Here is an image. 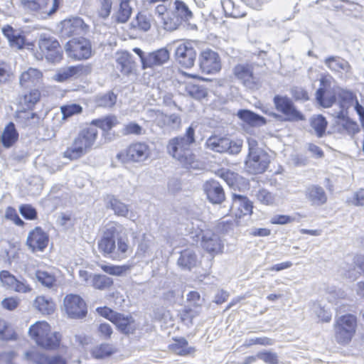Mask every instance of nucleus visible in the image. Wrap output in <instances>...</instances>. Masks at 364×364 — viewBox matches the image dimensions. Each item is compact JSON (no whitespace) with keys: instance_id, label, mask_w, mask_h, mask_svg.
<instances>
[{"instance_id":"39","label":"nucleus","mask_w":364,"mask_h":364,"mask_svg":"<svg viewBox=\"0 0 364 364\" xmlns=\"http://www.w3.org/2000/svg\"><path fill=\"white\" fill-rule=\"evenodd\" d=\"M171 351L179 355H187L195 351V348L188 346L184 338L174 339V342L169 346Z\"/></svg>"},{"instance_id":"47","label":"nucleus","mask_w":364,"mask_h":364,"mask_svg":"<svg viewBox=\"0 0 364 364\" xmlns=\"http://www.w3.org/2000/svg\"><path fill=\"white\" fill-rule=\"evenodd\" d=\"M153 244V240L144 234L138 245L136 255L141 257L150 256L152 253L151 247Z\"/></svg>"},{"instance_id":"26","label":"nucleus","mask_w":364,"mask_h":364,"mask_svg":"<svg viewBox=\"0 0 364 364\" xmlns=\"http://www.w3.org/2000/svg\"><path fill=\"white\" fill-rule=\"evenodd\" d=\"M324 64L332 72L337 73H348L350 65L347 60L339 56H329L324 60Z\"/></svg>"},{"instance_id":"9","label":"nucleus","mask_w":364,"mask_h":364,"mask_svg":"<svg viewBox=\"0 0 364 364\" xmlns=\"http://www.w3.org/2000/svg\"><path fill=\"white\" fill-rule=\"evenodd\" d=\"M150 154V148L147 144L135 142L118 153L117 158L122 162L140 163L146 161Z\"/></svg>"},{"instance_id":"32","label":"nucleus","mask_w":364,"mask_h":364,"mask_svg":"<svg viewBox=\"0 0 364 364\" xmlns=\"http://www.w3.org/2000/svg\"><path fill=\"white\" fill-rule=\"evenodd\" d=\"M237 116L245 123L252 127H260L267 122L264 117L248 109H240Z\"/></svg>"},{"instance_id":"2","label":"nucleus","mask_w":364,"mask_h":364,"mask_svg":"<svg viewBox=\"0 0 364 364\" xmlns=\"http://www.w3.org/2000/svg\"><path fill=\"white\" fill-rule=\"evenodd\" d=\"M195 130L190 126L183 136L171 139L166 146L167 152L186 168L198 169L200 163L191 151L190 146L195 142Z\"/></svg>"},{"instance_id":"50","label":"nucleus","mask_w":364,"mask_h":364,"mask_svg":"<svg viewBox=\"0 0 364 364\" xmlns=\"http://www.w3.org/2000/svg\"><path fill=\"white\" fill-rule=\"evenodd\" d=\"M160 19L164 28L166 31H174L181 23L178 18H176V15L173 14V12L172 14L168 12L165 16H162Z\"/></svg>"},{"instance_id":"40","label":"nucleus","mask_w":364,"mask_h":364,"mask_svg":"<svg viewBox=\"0 0 364 364\" xmlns=\"http://www.w3.org/2000/svg\"><path fill=\"white\" fill-rule=\"evenodd\" d=\"M92 356L97 359H104L115 353V348L110 344L102 343L93 347L90 351Z\"/></svg>"},{"instance_id":"23","label":"nucleus","mask_w":364,"mask_h":364,"mask_svg":"<svg viewBox=\"0 0 364 364\" xmlns=\"http://www.w3.org/2000/svg\"><path fill=\"white\" fill-rule=\"evenodd\" d=\"M305 196L311 205L321 206L327 202V195L324 189L317 185L309 186L305 190Z\"/></svg>"},{"instance_id":"41","label":"nucleus","mask_w":364,"mask_h":364,"mask_svg":"<svg viewBox=\"0 0 364 364\" xmlns=\"http://www.w3.org/2000/svg\"><path fill=\"white\" fill-rule=\"evenodd\" d=\"M160 121L159 125L160 127H167L170 129H178L181 124V119L179 115L176 114H172L170 115L160 114Z\"/></svg>"},{"instance_id":"18","label":"nucleus","mask_w":364,"mask_h":364,"mask_svg":"<svg viewBox=\"0 0 364 364\" xmlns=\"http://www.w3.org/2000/svg\"><path fill=\"white\" fill-rule=\"evenodd\" d=\"M203 191L208 200L213 204H220L225 198V192L219 182L211 180L203 184Z\"/></svg>"},{"instance_id":"1","label":"nucleus","mask_w":364,"mask_h":364,"mask_svg":"<svg viewBox=\"0 0 364 364\" xmlns=\"http://www.w3.org/2000/svg\"><path fill=\"white\" fill-rule=\"evenodd\" d=\"M122 226L117 223L109 224L103 236L98 241V248L102 255L113 260L121 261L128 257L131 247L128 240L121 237Z\"/></svg>"},{"instance_id":"25","label":"nucleus","mask_w":364,"mask_h":364,"mask_svg":"<svg viewBox=\"0 0 364 364\" xmlns=\"http://www.w3.org/2000/svg\"><path fill=\"white\" fill-rule=\"evenodd\" d=\"M83 26L84 21L80 18L65 19L61 22V33L67 37L80 34L83 31Z\"/></svg>"},{"instance_id":"52","label":"nucleus","mask_w":364,"mask_h":364,"mask_svg":"<svg viewBox=\"0 0 364 364\" xmlns=\"http://www.w3.org/2000/svg\"><path fill=\"white\" fill-rule=\"evenodd\" d=\"M62 112V119L65 120L68 118L82 112V107L77 104H70L62 106L60 107Z\"/></svg>"},{"instance_id":"58","label":"nucleus","mask_w":364,"mask_h":364,"mask_svg":"<svg viewBox=\"0 0 364 364\" xmlns=\"http://www.w3.org/2000/svg\"><path fill=\"white\" fill-rule=\"evenodd\" d=\"M16 279L9 271L3 270L0 272V281L7 289H11Z\"/></svg>"},{"instance_id":"27","label":"nucleus","mask_w":364,"mask_h":364,"mask_svg":"<svg viewBox=\"0 0 364 364\" xmlns=\"http://www.w3.org/2000/svg\"><path fill=\"white\" fill-rule=\"evenodd\" d=\"M337 117L339 119L338 122V131L341 134L353 135L359 131V127L355 122L346 118V112L340 110L337 113Z\"/></svg>"},{"instance_id":"14","label":"nucleus","mask_w":364,"mask_h":364,"mask_svg":"<svg viewBox=\"0 0 364 364\" xmlns=\"http://www.w3.org/2000/svg\"><path fill=\"white\" fill-rule=\"evenodd\" d=\"M64 309L70 318H81L87 314V307L84 300L78 295H67L63 300Z\"/></svg>"},{"instance_id":"29","label":"nucleus","mask_w":364,"mask_h":364,"mask_svg":"<svg viewBox=\"0 0 364 364\" xmlns=\"http://www.w3.org/2000/svg\"><path fill=\"white\" fill-rule=\"evenodd\" d=\"M112 323L124 334L133 333L136 328L133 318L120 313H117Z\"/></svg>"},{"instance_id":"13","label":"nucleus","mask_w":364,"mask_h":364,"mask_svg":"<svg viewBox=\"0 0 364 364\" xmlns=\"http://www.w3.org/2000/svg\"><path fill=\"white\" fill-rule=\"evenodd\" d=\"M205 146L215 152L237 154L241 150L242 144L240 142H234L226 137L211 136L206 140Z\"/></svg>"},{"instance_id":"34","label":"nucleus","mask_w":364,"mask_h":364,"mask_svg":"<svg viewBox=\"0 0 364 364\" xmlns=\"http://www.w3.org/2000/svg\"><path fill=\"white\" fill-rule=\"evenodd\" d=\"M17 122L19 123L23 127H35L39 123L40 117L31 111H21L17 114Z\"/></svg>"},{"instance_id":"31","label":"nucleus","mask_w":364,"mask_h":364,"mask_svg":"<svg viewBox=\"0 0 364 364\" xmlns=\"http://www.w3.org/2000/svg\"><path fill=\"white\" fill-rule=\"evenodd\" d=\"M198 256L192 249H186L181 252L177 264L183 269L191 270L198 264Z\"/></svg>"},{"instance_id":"19","label":"nucleus","mask_w":364,"mask_h":364,"mask_svg":"<svg viewBox=\"0 0 364 364\" xmlns=\"http://www.w3.org/2000/svg\"><path fill=\"white\" fill-rule=\"evenodd\" d=\"M48 236L41 228H36L27 237L26 244L33 251H43L48 245Z\"/></svg>"},{"instance_id":"37","label":"nucleus","mask_w":364,"mask_h":364,"mask_svg":"<svg viewBox=\"0 0 364 364\" xmlns=\"http://www.w3.org/2000/svg\"><path fill=\"white\" fill-rule=\"evenodd\" d=\"M33 306L42 314L50 315L54 312L55 304L52 299L38 296L33 302Z\"/></svg>"},{"instance_id":"49","label":"nucleus","mask_w":364,"mask_h":364,"mask_svg":"<svg viewBox=\"0 0 364 364\" xmlns=\"http://www.w3.org/2000/svg\"><path fill=\"white\" fill-rule=\"evenodd\" d=\"M25 359L33 364H46L47 355L36 348H32L24 354Z\"/></svg>"},{"instance_id":"17","label":"nucleus","mask_w":364,"mask_h":364,"mask_svg":"<svg viewBox=\"0 0 364 364\" xmlns=\"http://www.w3.org/2000/svg\"><path fill=\"white\" fill-rule=\"evenodd\" d=\"M200 67L206 74L215 73L221 68L219 55L211 50H204L200 57Z\"/></svg>"},{"instance_id":"61","label":"nucleus","mask_w":364,"mask_h":364,"mask_svg":"<svg viewBox=\"0 0 364 364\" xmlns=\"http://www.w3.org/2000/svg\"><path fill=\"white\" fill-rule=\"evenodd\" d=\"M313 311L316 314L317 317L322 321H330L331 318V313L322 308L319 304H314Z\"/></svg>"},{"instance_id":"7","label":"nucleus","mask_w":364,"mask_h":364,"mask_svg":"<svg viewBox=\"0 0 364 364\" xmlns=\"http://www.w3.org/2000/svg\"><path fill=\"white\" fill-rule=\"evenodd\" d=\"M60 2V0H21V5L25 11L47 18L57 11Z\"/></svg>"},{"instance_id":"6","label":"nucleus","mask_w":364,"mask_h":364,"mask_svg":"<svg viewBox=\"0 0 364 364\" xmlns=\"http://www.w3.org/2000/svg\"><path fill=\"white\" fill-rule=\"evenodd\" d=\"M335 336L339 343H349L355 333L357 326L356 317L352 314H346L336 318Z\"/></svg>"},{"instance_id":"10","label":"nucleus","mask_w":364,"mask_h":364,"mask_svg":"<svg viewBox=\"0 0 364 364\" xmlns=\"http://www.w3.org/2000/svg\"><path fill=\"white\" fill-rule=\"evenodd\" d=\"M195 222L196 228L193 226V230L197 232L198 229L203 232L201 237L202 247L211 255H216L221 252L223 245L219 236L210 230L203 231L202 228L204 226V224L200 220H196Z\"/></svg>"},{"instance_id":"24","label":"nucleus","mask_w":364,"mask_h":364,"mask_svg":"<svg viewBox=\"0 0 364 364\" xmlns=\"http://www.w3.org/2000/svg\"><path fill=\"white\" fill-rule=\"evenodd\" d=\"M169 51L166 48H161L156 51L148 53L144 58V69L160 66L169 59Z\"/></svg>"},{"instance_id":"30","label":"nucleus","mask_w":364,"mask_h":364,"mask_svg":"<svg viewBox=\"0 0 364 364\" xmlns=\"http://www.w3.org/2000/svg\"><path fill=\"white\" fill-rule=\"evenodd\" d=\"M4 35L8 39L10 46L16 49L23 48L25 44V36L21 32L14 30L11 26H6L2 28Z\"/></svg>"},{"instance_id":"4","label":"nucleus","mask_w":364,"mask_h":364,"mask_svg":"<svg viewBox=\"0 0 364 364\" xmlns=\"http://www.w3.org/2000/svg\"><path fill=\"white\" fill-rule=\"evenodd\" d=\"M28 333L38 346L43 348L53 350L60 344V334L51 332L50 326L46 321H37L31 325Z\"/></svg>"},{"instance_id":"44","label":"nucleus","mask_w":364,"mask_h":364,"mask_svg":"<svg viewBox=\"0 0 364 364\" xmlns=\"http://www.w3.org/2000/svg\"><path fill=\"white\" fill-rule=\"evenodd\" d=\"M327 124V121L322 115H317L311 119V127L314 129L316 135L319 138L323 136Z\"/></svg>"},{"instance_id":"33","label":"nucleus","mask_w":364,"mask_h":364,"mask_svg":"<svg viewBox=\"0 0 364 364\" xmlns=\"http://www.w3.org/2000/svg\"><path fill=\"white\" fill-rule=\"evenodd\" d=\"M18 133L16 129L15 124L13 122H9L0 136V141L4 147L9 148L18 140Z\"/></svg>"},{"instance_id":"12","label":"nucleus","mask_w":364,"mask_h":364,"mask_svg":"<svg viewBox=\"0 0 364 364\" xmlns=\"http://www.w3.org/2000/svg\"><path fill=\"white\" fill-rule=\"evenodd\" d=\"M273 102L277 110L285 116V120L298 122L305 119L302 113L297 110L291 100L287 96L276 95Z\"/></svg>"},{"instance_id":"15","label":"nucleus","mask_w":364,"mask_h":364,"mask_svg":"<svg viewBox=\"0 0 364 364\" xmlns=\"http://www.w3.org/2000/svg\"><path fill=\"white\" fill-rule=\"evenodd\" d=\"M234 75L244 86L249 89H257L259 85V77L253 73L250 65L240 64L234 68Z\"/></svg>"},{"instance_id":"42","label":"nucleus","mask_w":364,"mask_h":364,"mask_svg":"<svg viewBox=\"0 0 364 364\" xmlns=\"http://www.w3.org/2000/svg\"><path fill=\"white\" fill-rule=\"evenodd\" d=\"M117 100V95L109 91L107 93L97 95L95 99V102L97 107L110 108L116 104Z\"/></svg>"},{"instance_id":"38","label":"nucleus","mask_w":364,"mask_h":364,"mask_svg":"<svg viewBox=\"0 0 364 364\" xmlns=\"http://www.w3.org/2000/svg\"><path fill=\"white\" fill-rule=\"evenodd\" d=\"M117 63L120 65L121 72L126 75L131 73L135 68V63L132 55L127 51L119 53Z\"/></svg>"},{"instance_id":"11","label":"nucleus","mask_w":364,"mask_h":364,"mask_svg":"<svg viewBox=\"0 0 364 364\" xmlns=\"http://www.w3.org/2000/svg\"><path fill=\"white\" fill-rule=\"evenodd\" d=\"M68 55L75 60H86L92 55L90 42L84 38H73L65 46Z\"/></svg>"},{"instance_id":"56","label":"nucleus","mask_w":364,"mask_h":364,"mask_svg":"<svg viewBox=\"0 0 364 364\" xmlns=\"http://www.w3.org/2000/svg\"><path fill=\"white\" fill-rule=\"evenodd\" d=\"M12 76L13 73L10 65L4 61H0V83L9 82Z\"/></svg>"},{"instance_id":"8","label":"nucleus","mask_w":364,"mask_h":364,"mask_svg":"<svg viewBox=\"0 0 364 364\" xmlns=\"http://www.w3.org/2000/svg\"><path fill=\"white\" fill-rule=\"evenodd\" d=\"M168 46L172 48H175L176 60L182 67L190 68L193 66L196 59V50L194 45L191 41H176L170 43Z\"/></svg>"},{"instance_id":"22","label":"nucleus","mask_w":364,"mask_h":364,"mask_svg":"<svg viewBox=\"0 0 364 364\" xmlns=\"http://www.w3.org/2000/svg\"><path fill=\"white\" fill-rule=\"evenodd\" d=\"M90 72L91 68L89 65H77L75 66H70L60 69L55 75V79L58 82H63L70 77H77L83 75H87Z\"/></svg>"},{"instance_id":"16","label":"nucleus","mask_w":364,"mask_h":364,"mask_svg":"<svg viewBox=\"0 0 364 364\" xmlns=\"http://www.w3.org/2000/svg\"><path fill=\"white\" fill-rule=\"evenodd\" d=\"M269 164V159L266 152H252L248 154L245 161V168L249 173L258 174L265 171Z\"/></svg>"},{"instance_id":"63","label":"nucleus","mask_w":364,"mask_h":364,"mask_svg":"<svg viewBox=\"0 0 364 364\" xmlns=\"http://www.w3.org/2000/svg\"><path fill=\"white\" fill-rule=\"evenodd\" d=\"M19 211L23 217L28 220H33L36 218L37 212L36 209L31 205H22L19 208Z\"/></svg>"},{"instance_id":"35","label":"nucleus","mask_w":364,"mask_h":364,"mask_svg":"<svg viewBox=\"0 0 364 364\" xmlns=\"http://www.w3.org/2000/svg\"><path fill=\"white\" fill-rule=\"evenodd\" d=\"M106 205L114 210L119 216L126 217L129 213L127 205L120 201L113 195H107L105 198Z\"/></svg>"},{"instance_id":"60","label":"nucleus","mask_w":364,"mask_h":364,"mask_svg":"<svg viewBox=\"0 0 364 364\" xmlns=\"http://www.w3.org/2000/svg\"><path fill=\"white\" fill-rule=\"evenodd\" d=\"M257 357L267 364H278L277 355L275 353L269 351L259 352Z\"/></svg>"},{"instance_id":"55","label":"nucleus","mask_w":364,"mask_h":364,"mask_svg":"<svg viewBox=\"0 0 364 364\" xmlns=\"http://www.w3.org/2000/svg\"><path fill=\"white\" fill-rule=\"evenodd\" d=\"M122 132L124 135H141L145 133V130L139 124L135 122H129L124 125Z\"/></svg>"},{"instance_id":"36","label":"nucleus","mask_w":364,"mask_h":364,"mask_svg":"<svg viewBox=\"0 0 364 364\" xmlns=\"http://www.w3.org/2000/svg\"><path fill=\"white\" fill-rule=\"evenodd\" d=\"M173 14L176 15V18H178L180 23L182 21H188L193 16V12L188 6L181 0L175 1Z\"/></svg>"},{"instance_id":"59","label":"nucleus","mask_w":364,"mask_h":364,"mask_svg":"<svg viewBox=\"0 0 364 364\" xmlns=\"http://www.w3.org/2000/svg\"><path fill=\"white\" fill-rule=\"evenodd\" d=\"M339 97L342 100L341 110L345 111L353 102L355 95L352 92L341 90L339 93Z\"/></svg>"},{"instance_id":"53","label":"nucleus","mask_w":364,"mask_h":364,"mask_svg":"<svg viewBox=\"0 0 364 364\" xmlns=\"http://www.w3.org/2000/svg\"><path fill=\"white\" fill-rule=\"evenodd\" d=\"M199 308L196 307L194 309L191 308H185L181 313V320L186 324H192L193 319L200 314Z\"/></svg>"},{"instance_id":"51","label":"nucleus","mask_w":364,"mask_h":364,"mask_svg":"<svg viewBox=\"0 0 364 364\" xmlns=\"http://www.w3.org/2000/svg\"><path fill=\"white\" fill-rule=\"evenodd\" d=\"M36 277L39 282L47 287H52L56 281L54 274L46 271L38 270Z\"/></svg>"},{"instance_id":"28","label":"nucleus","mask_w":364,"mask_h":364,"mask_svg":"<svg viewBox=\"0 0 364 364\" xmlns=\"http://www.w3.org/2000/svg\"><path fill=\"white\" fill-rule=\"evenodd\" d=\"M42 76L39 70L30 68L21 73L19 82L21 87L29 88L39 83Z\"/></svg>"},{"instance_id":"3","label":"nucleus","mask_w":364,"mask_h":364,"mask_svg":"<svg viewBox=\"0 0 364 364\" xmlns=\"http://www.w3.org/2000/svg\"><path fill=\"white\" fill-rule=\"evenodd\" d=\"M98 136V130L94 126L82 129L67 147L63 156L71 161L77 160L87 154L93 148Z\"/></svg>"},{"instance_id":"45","label":"nucleus","mask_w":364,"mask_h":364,"mask_svg":"<svg viewBox=\"0 0 364 364\" xmlns=\"http://www.w3.org/2000/svg\"><path fill=\"white\" fill-rule=\"evenodd\" d=\"M186 92L191 97L201 100L206 97V89L203 86L192 82H188L185 86Z\"/></svg>"},{"instance_id":"5","label":"nucleus","mask_w":364,"mask_h":364,"mask_svg":"<svg viewBox=\"0 0 364 364\" xmlns=\"http://www.w3.org/2000/svg\"><path fill=\"white\" fill-rule=\"evenodd\" d=\"M38 48L41 53L35 54L37 60H42L43 57L51 63H58L63 58V50L59 42L53 36L41 34L38 40Z\"/></svg>"},{"instance_id":"46","label":"nucleus","mask_w":364,"mask_h":364,"mask_svg":"<svg viewBox=\"0 0 364 364\" xmlns=\"http://www.w3.org/2000/svg\"><path fill=\"white\" fill-rule=\"evenodd\" d=\"M130 0H119V8L117 13V20L120 23L127 22L132 14V8L129 6Z\"/></svg>"},{"instance_id":"57","label":"nucleus","mask_w":364,"mask_h":364,"mask_svg":"<svg viewBox=\"0 0 364 364\" xmlns=\"http://www.w3.org/2000/svg\"><path fill=\"white\" fill-rule=\"evenodd\" d=\"M98 14L102 18H107L110 13L112 6L111 0H98Z\"/></svg>"},{"instance_id":"54","label":"nucleus","mask_w":364,"mask_h":364,"mask_svg":"<svg viewBox=\"0 0 364 364\" xmlns=\"http://www.w3.org/2000/svg\"><path fill=\"white\" fill-rule=\"evenodd\" d=\"M40 95V92L38 90H31L28 93L24 94L21 100V103H23L28 107H31L39 100Z\"/></svg>"},{"instance_id":"20","label":"nucleus","mask_w":364,"mask_h":364,"mask_svg":"<svg viewBox=\"0 0 364 364\" xmlns=\"http://www.w3.org/2000/svg\"><path fill=\"white\" fill-rule=\"evenodd\" d=\"M331 82L326 77L320 80V87L316 93V98L318 104L323 107H330L336 102V96L328 91Z\"/></svg>"},{"instance_id":"62","label":"nucleus","mask_w":364,"mask_h":364,"mask_svg":"<svg viewBox=\"0 0 364 364\" xmlns=\"http://www.w3.org/2000/svg\"><path fill=\"white\" fill-rule=\"evenodd\" d=\"M257 198L259 201L264 205H272L274 202L273 195L265 189L259 190L257 194Z\"/></svg>"},{"instance_id":"48","label":"nucleus","mask_w":364,"mask_h":364,"mask_svg":"<svg viewBox=\"0 0 364 364\" xmlns=\"http://www.w3.org/2000/svg\"><path fill=\"white\" fill-rule=\"evenodd\" d=\"M117 119L114 116H107L103 119H95L92 122L97 129L100 128L103 131H109L117 124Z\"/></svg>"},{"instance_id":"21","label":"nucleus","mask_w":364,"mask_h":364,"mask_svg":"<svg viewBox=\"0 0 364 364\" xmlns=\"http://www.w3.org/2000/svg\"><path fill=\"white\" fill-rule=\"evenodd\" d=\"M252 203L247 197L233 194L231 210L235 217L241 218L242 215H250L252 213Z\"/></svg>"},{"instance_id":"64","label":"nucleus","mask_w":364,"mask_h":364,"mask_svg":"<svg viewBox=\"0 0 364 364\" xmlns=\"http://www.w3.org/2000/svg\"><path fill=\"white\" fill-rule=\"evenodd\" d=\"M137 26L140 30L147 31L151 28L150 18L147 16L139 14L136 16Z\"/></svg>"},{"instance_id":"43","label":"nucleus","mask_w":364,"mask_h":364,"mask_svg":"<svg viewBox=\"0 0 364 364\" xmlns=\"http://www.w3.org/2000/svg\"><path fill=\"white\" fill-rule=\"evenodd\" d=\"M112 284V279L103 274H93L90 279V286L100 290L109 288Z\"/></svg>"}]
</instances>
